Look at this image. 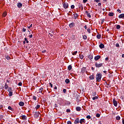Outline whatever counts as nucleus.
<instances>
[{
    "label": "nucleus",
    "mask_w": 124,
    "mask_h": 124,
    "mask_svg": "<svg viewBox=\"0 0 124 124\" xmlns=\"http://www.w3.org/2000/svg\"><path fill=\"white\" fill-rule=\"evenodd\" d=\"M102 77V75L101 74H97L96 75V79L97 82H100L101 81V78Z\"/></svg>",
    "instance_id": "obj_1"
},
{
    "label": "nucleus",
    "mask_w": 124,
    "mask_h": 124,
    "mask_svg": "<svg viewBox=\"0 0 124 124\" xmlns=\"http://www.w3.org/2000/svg\"><path fill=\"white\" fill-rule=\"evenodd\" d=\"M103 65V63H97V62H96L95 63V66L97 68H99V67H101V66H102Z\"/></svg>",
    "instance_id": "obj_2"
},
{
    "label": "nucleus",
    "mask_w": 124,
    "mask_h": 124,
    "mask_svg": "<svg viewBox=\"0 0 124 124\" xmlns=\"http://www.w3.org/2000/svg\"><path fill=\"white\" fill-rule=\"evenodd\" d=\"M63 7L64 8V9H67L68 8V7L69 6V5L68 4V3L67 2H64L62 3Z\"/></svg>",
    "instance_id": "obj_3"
},
{
    "label": "nucleus",
    "mask_w": 124,
    "mask_h": 124,
    "mask_svg": "<svg viewBox=\"0 0 124 124\" xmlns=\"http://www.w3.org/2000/svg\"><path fill=\"white\" fill-rule=\"evenodd\" d=\"M39 114H40V113L39 111H35L34 114V118H36V119H37L38 118H39Z\"/></svg>",
    "instance_id": "obj_4"
},
{
    "label": "nucleus",
    "mask_w": 124,
    "mask_h": 124,
    "mask_svg": "<svg viewBox=\"0 0 124 124\" xmlns=\"http://www.w3.org/2000/svg\"><path fill=\"white\" fill-rule=\"evenodd\" d=\"M112 102H113L114 106H115V107H117V106H118V102L116 101V99L113 98Z\"/></svg>",
    "instance_id": "obj_5"
},
{
    "label": "nucleus",
    "mask_w": 124,
    "mask_h": 124,
    "mask_svg": "<svg viewBox=\"0 0 124 124\" xmlns=\"http://www.w3.org/2000/svg\"><path fill=\"white\" fill-rule=\"evenodd\" d=\"M20 119L23 120V121H27V119H28V117L26 115H22L20 117Z\"/></svg>",
    "instance_id": "obj_6"
},
{
    "label": "nucleus",
    "mask_w": 124,
    "mask_h": 124,
    "mask_svg": "<svg viewBox=\"0 0 124 124\" xmlns=\"http://www.w3.org/2000/svg\"><path fill=\"white\" fill-rule=\"evenodd\" d=\"M100 58H101V56H100V55H97L94 57V60L97 61H98V60H99Z\"/></svg>",
    "instance_id": "obj_7"
},
{
    "label": "nucleus",
    "mask_w": 124,
    "mask_h": 124,
    "mask_svg": "<svg viewBox=\"0 0 124 124\" xmlns=\"http://www.w3.org/2000/svg\"><path fill=\"white\" fill-rule=\"evenodd\" d=\"M17 6L18 8H21V7L23 6V4L21 2H18L17 3Z\"/></svg>",
    "instance_id": "obj_8"
},
{
    "label": "nucleus",
    "mask_w": 124,
    "mask_h": 124,
    "mask_svg": "<svg viewBox=\"0 0 124 124\" xmlns=\"http://www.w3.org/2000/svg\"><path fill=\"white\" fill-rule=\"evenodd\" d=\"M80 123V119H79V118H77L74 121L75 124H78Z\"/></svg>",
    "instance_id": "obj_9"
},
{
    "label": "nucleus",
    "mask_w": 124,
    "mask_h": 124,
    "mask_svg": "<svg viewBox=\"0 0 124 124\" xmlns=\"http://www.w3.org/2000/svg\"><path fill=\"white\" fill-rule=\"evenodd\" d=\"M69 27L70 28H73V27H75V23L74 22H72L69 24Z\"/></svg>",
    "instance_id": "obj_10"
},
{
    "label": "nucleus",
    "mask_w": 124,
    "mask_h": 124,
    "mask_svg": "<svg viewBox=\"0 0 124 124\" xmlns=\"http://www.w3.org/2000/svg\"><path fill=\"white\" fill-rule=\"evenodd\" d=\"M86 70H87V69L86 68V67H83L81 68V73H85Z\"/></svg>",
    "instance_id": "obj_11"
},
{
    "label": "nucleus",
    "mask_w": 124,
    "mask_h": 124,
    "mask_svg": "<svg viewBox=\"0 0 124 124\" xmlns=\"http://www.w3.org/2000/svg\"><path fill=\"white\" fill-rule=\"evenodd\" d=\"M85 13L86 14V15H87V17H88V18L92 17V16H91V14L90 13H89V12H88L87 11H86Z\"/></svg>",
    "instance_id": "obj_12"
},
{
    "label": "nucleus",
    "mask_w": 124,
    "mask_h": 124,
    "mask_svg": "<svg viewBox=\"0 0 124 124\" xmlns=\"http://www.w3.org/2000/svg\"><path fill=\"white\" fill-rule=\"evenodd\" d=\"M44 89L43 87H41L39 89V92H37V93H42V94H43V93H42V91H43Z\"/></svg>",
    "instance_id": "obj_13"
},
{
    "label": "nucleus",
    "mask_w": 124,
    "mask_h": 124,
    "mask_svg": "<svg viewBox=\"0 0 124 124\" xmlns=\"http://www.w3.org/2000/svg\"><path fill=\"white\" fill-rule=\"evenodd\" d=\"M118 18H119V19H124V14H120Z\"/></svg>",
    "instance_id": "obj_14"
},
{
    "label": "nucleus",
    "mask_w": 124,
    "mask_h": 124,
    "mask_svg": "<svg viewBox=\"0 0 124 124\" xmlns=\"http://www.w3.org/2000/svg\"><path fill=\"white\" fill-rule=\"evenodd\" d=\"M19 106H24V105H25V103H24V102L23 101H21V102H19V103H18Z\"/></svg>",
    "instance_id": "obj_15"
},
{
    "label": "nucleus",
    "mask_w": 124,
    "mask_h": 124,
    "mask_svg": "<svg viewBox=\"0 0 124 124\" xmlns=\"http://www.w3.org/2000/svg\"><path fill=\"white\" fill-rule=\"evenodd\" d=\"M99 47L100 48V49H103V48H104V45L102 43H101L99 45Z\"/></svg>",
    "instance_id": "obj_16"
},
{
    "label": "nucleus",
    "mask_w": 124,
    "mask_h": 124,
    "mask_svg": "<svg viewBox=\"0 0 124 124\" xmlns=\"http://www.w3.org/2000/svg\"><path fill=\"white\" fill-rule=\"evenodd\" d=\"M78 7H79V9H81V10H83V4L79 3L78 4Z\"/></svg>",
    "instance_id": "obj_17"
},
{
    "label": "nucleus",
    "mask_w": 124,
    "mask_h": 124,
    "mask_svg": "<svg viewBox=\"0 0 124 124\" xmlns=\"http://www.w3.org/2000/svg\"><path fill=\"white\" fill-rule=\"evenodd\" d=\"M76 109L78 112H80V111H81V107H76Z\"/></svg>",
    "instance_id": "obj_18"
},
{
    "label": "nucleus",
    "mask_w": 124,
    "mask_h": 124,
    "mask_svg": "<svg viewBox=\"0 0 124 124\" xmlns=\"http://www.w3.org/2000/svg\"><path fill=\"white\" fill-rule=\"evenodd\" d=\"M65 83L66 84H69V83H70V80H69V79L67 78L65 80Z\"/></svg>",
    "instance_id": "obj_19"
},
{
    "label": "nucleus",
    "mask_w": 124,
    "mask_h": 124,
    "mask_svg": "<svg viewBox=\"0 0 124 124\" xmlns=\"http://www.w3.org/2000/svg\"><path fill=\"white\" fill-rule=\"evenodd\" d=\"M89 79H90V80H93V79H94V75H92L90 76L89 77Z\"/></svg>",
    "instance_id": "obj_20"
},
{
    "label": "nucleus",
    "mask_w": 124,
    "mask_h": 124,
    "mask_svg": "<svg viewBox=\"0 0 124 124\" xmlns=\"http://www.w3.org/2000/svg\"><path fill=\"white\" fill-rule=\"evenodd\" d=\"M73 16L74 17H73V18H74V19H76L77 18H78V14H74Z\"/></svg>",
    "instance_id": "obj_21"
},
{
    "label": "nucleus",
    "mask_w": 124,
    "mask_h": 124,
    "mask_svg": "<svg viewBox=\"0 0 124 124\" xmlns=\"http://www.w3.org/2000/svg\"><path fill=\"white\" fill-rule=\"evenodd\" d=\"M79 123L81 124H83V123H85V119H80V120L79 121Z\"/></svg>",
    "instance_id": "obj_22"
},
{
    "label": "nucleus",
    "mask_w": 124,
    "mask_h": 124,
    "mask_svg": "<svg viewBox=\"0 0 124 124\" xmlns=\"http://www.w3.org/2000/svg\"><path fill=\"white\" fill-rule=\"evenodd\" d=\"M108 16H109L110 17H112V16H114V13L109 12Z\"/></svg>",
    "instance_id": "obj_23"
},
{
    "label": "nucleus",
    "mask_w": 124,
    "mask_h": 124,
    "mask_svg": "<svg viewBox=\"0 0 124 124\" xmlns=\"http://www.w3.org/2000/svg\"><path fill=\"white\" fill-rule=\"evenodd\" d=\"M93 55H88V59H89V60H93Z\"/></svg>",
    "instance_id": "obj_24"
},
{
    "label": "nucleus",
    "mask_w": 124,
    "mask_h": 124,
    "mask_svg": "<svg viewBox=\"0 0 124 124\" xmlns=\"http://www.w3.org/2000/svg\"><path fill=\"white\" fill-rule=\"evenodd\" d=\"M5 59H6V60H7L8 61H9V60H10V56H8V55H5Z\"/></svg>",
    "instance_id": "obj_25"
},
{
    "label": "nucleus",
    "mask_w": 124,
    "mask_h": 124,
    "mask_svg": "<svg viewBox=\"0 0 124 124\" xmlns=\"http://www.w3.org/2000/svg\"><path fill=\"white\" fill-rule=\"evenodd\" d=\"M71 69H72V66H71V65H69L68 66V70H71Z\"/></svg>",
    "instance_id": "obj_26"
},
{
    "label": "nucleus",
    "mask_w": 124,
    "mask_h": 124,
    "mask_svg": "<svg viewBox=\"0 0 124 124\" xmlns=\"http://www.w3.org/2000/svg\"><path fill=\"white\" fill-rule=\"evenodd\" d=\"M8 110H11V111H14V109L13 108H11V106H9L8 107Z\"/></svg>",
    "instance_id": "obj_27"
},
{
    "label": "nucleus",
    "mask_w": 124,
    "mask_h": 124,
    "mask_svg": "<svg viewBox=\"0 0 124 124\" xmlns=\"http://www.w3.org/2000/svg\"><path fill=\"white\" fill-rule=\"evenodd\" d=\"M13 90H12V88L11 87H9L8 88V92H13Z\"/></svg>",
    "instance_id": "obj_28"
},
{
    "label": "nucleus",
    "mask_w": 124,
    "mask_h": 124,
    "mask_svg": "<svg viewBox=\"0 0 124 124\" xmlns=\"http://www.w3.org/2000/svg\"><path fill=\"white\" fill-rule=\"evenodd\" d=\"M9 93V96H12V95H13V92H12V91Z\"/></svg>",
    "instance_id": "obj_29"
},
{
    "label": "nucleus",
    "mask_w": 124,
    "mask_h": 124,
    "mask_svg": "<svg viewBox=\"0 0 124 124\" xmlns=\"http://www.w3.org/2000/svg\"><path fill=\"white\" fill-rule=\"evenodd\" d=\"M96 37L98 39H100V38H101V35L98 34L97 35Z\"/></svg>",
    "instance_id": "obj_30"
},
{
    "label": "nucleus",
    "mask_w": 124,
    "mask_h": 124,
    "mask_svg": "<svg viewBox=\"0 0 124 124\" xmlns=\"http://www.w3.org/2000/svg\"><path fill=\"white\" fill-rule=\"evenodd\" d=\"M6 15H7V14L6 13V12H4L3 14H2V17H5V16H6Z\"/></svg>",
    "instance_id": "obj_31"
},
{
    "label": "nucleus",
    "mask_w": 124,
    "mask_h": 124,
    "mask_svg": "<svg viewBox=\"0 0 124 124\" xmlns=\"http://www.w3.org/2000/svg\"><path fill=\"white\" fill-rule=\"evenodd\" d=\"M5 89L6 90L7 89H8L9 87H8V85L6 83L5 84Z\"/></svg>",
    "instance_id": "obj_32"
},
{
    "label": "nucleus",
    "mask_w": 124,
    "mask_h": 124,
    "mask_svg": "<svg viewBox=\"0 0 124 124\" xmlns=\"http://www.w3.org/2000/svg\"><path fill=\"white\" fill-rule=\"evenodd\" d=\"M35 109L37 110V109H39L40 108V105H37L35 107Z\"/></svg>",
    "instance_id": "obj_33"
},
{
    "label": "nucleus",
    "mask_w": 124,
    "mask_h": 124,
    "mask_svg": "<svg viewBox=\"0 0 124 124\" xmlns=\"http://www.w3.org/2000/svg\"><path fill=\"white\" fill-rule=\"evenodd\" d=\"M96 99H98V97L95 96L93 97V100H95Z\"/></svg>",
    "instance_id": "obj_34"
},
{
    "label": "nucleus",
    "mask_w": 124,
    "mask_h": 124,
    "mask_svg": "<svg viewBox=\"0 0 124 124\" xmlns=\"http://www.w3.org/2000/svg\"><path fill=\"white\" fill-rule=\"evenodd\" d=\"M116 29L117 30H120V29H121V25H118L116 26Z\"/></svg>",
    "instance_id": "obj_35"
},
{
    "label": "nucleus",
    "mask_w": 124,
    "mask_h": 124,
    "mask_svg": "<svg viewBox=\"0 0 124 124\" xmlns=\"http://www.w3.org/2000/svg\"><path fill=\"white\" fill-rule=\"evenodd\" d=\"M87 38H88V37H87V35H84L83 36V39H84V40H86V39H87Z\"/></svg>",
    "instance_id": "obj_36"
},
{
    "label": "nucleus",
    "mask_w": 124,
    "mask_h": 124,
    "mask_svg": "<svg viewBox=\"0 0 124 124\" xmlns=\"http://www.w3.org/2000/svg\"><path fill=\"white\" fill-rule=\"evenodd\" d=\"M79 58L81 60H83L84 59V55H79Z\"/></svg>",
    "instance_id": "obj_37"
},
{
    "label": "nucleus",
    "mask_w": 124,
    "mask_h": 124,
    "mask_svg": "<svg viewBox=\"0 0 124 124\" xmlns=\"http://www.w3.org/2000/svg\"><path fill=\"white\" fill-rule=\"evenodd\" d=\"M116 119L117 121H120L121 120V117L120 116H117L116 118Z\"/></svg>",
    "instance_id": "obj_38"
},
{
    "label": "nucleus",
    "mask_w": 124,
    "mask_h": 124,
    "mask_svg": "<svg viewBox=\"0 0 124 124\" xmlns=\"http://www.w3.org/2000/svg\"><path fill=\"white\" fill-rule=\"evenodd\" d=\"M76 101H77V102H80V100L79 99L78 97H76Z\"/></svg>",
    "instance_id": "obj_39"
},
{
    "label": "nucleus",
    "mask_w": 124,
    "mask_h": 124,
    "mask_svg": "<svg viewBox=\"0 0 124 124\" xmlns=\"http://www.w3.org/2000/svg\"><path fill=\"white\" fill-rule=\"evenodd\" d=\"M92 95L93 96H95V95H96V92H93Z\"/></svg>",
    "instance_id": "obj_40"
},
{
    "label": "nucleus",
    "mask_w": 124,
    "mask_h": 124,
    "mask_svg": "<svg viewBox=\"0 0 124 124\" xmlns=\"http://www.w3.org/2000/svg\"><path fill=\"white\" fill-rule=\"evenodd\" d=\"M96 117L97 118H100V114L99 113H97L96 115Z\"/></svg>",
    "instance_id": "obj_41"
},
{
    "label": "nucleus",
    "mask_w": 124,
    "mask_h": 124,
    "mask_svg": "<svg viewBox=\"0 0 124 124\" xmlns=\"http://www.w3.org/2000/svg\"><path fill=\"white\" fill-rule=\"evenodd\" d=\"M71 8L72 9H74V8H75V6H74V5H72L71 6Z\"/></svg>",
    "instance_id": "obj_42"
},
{
    "label": "nucleus",
    "mask_w": 124,
    "mask_h": 124,
    "mask_svg": "<svg viewBox=\"0 0 124 124\" xmlns=\"http://www.w3.org/2000/svg\"><path fill=\"white\" fill-rule=\"evenodd\" d=\"M77 53H78V52L77 51H75L73 53V55H74V56H75V55H76L77 54Z\"/></svg>",
    "instance_id": "obj_43"
},
{
    "label": "nucleus",
    "mask_w": 124,
    "mask_h": 124,
    "mask_svg": "<svg viewBox=\"0 0 124 124\" xmlns=\"http://www.w3.org/2000/svg\"><path fill=\"white\" fill-rule=\"evenodd\" d=\"M33 100H36L37 99L36 96H35V95L33 96Z\"/></svg>",
    "instance_id": "obj_44"
},
{
    "label": "nucleus",
    "mask_w": 124,
    "mask_h": 124,
    "mask_svg": "<svg viewBox=\"0 0 124 124\" xmlns=\"http://www.w3.org/2000/svg\"><path fill=\"white\" fill-rule=\"evenodd\" d=\"M24 40H25V41H26V43H29V41L28 40V39H27V38H24Z\"/></svg>",
    "instance_id": "obj_45"
},
{
    "label": "nucleus",
    "mask_w": 124,
    "mask_h": 124,
    "mask_svg": "<svg viewBox=\"0 0 124 124\" xmlns=\"http://www.w3.org/2000/svg\"><path fill=\"white\" fill-rule=\"evenodd\" d=\"M87 31H88V32H89V33H91V29L90 28H88L87 29Z\"/></svg>",
    "instance_id": "obj_46"
},
{
    "label": "nucleus",
    "mask_w": 124,
    "mask_h": 124,
    "mask_svg": "<svg viewBox=\"0 0 124 124\" xmlns=\"http://www.w3.org/2000/svg\"><path fill=\"white\" fill-rule=\"evenodd\" d=\"M2 119H3V115H0V120H1Z\"/></svg>",
    "instance_id": "obj_47"
},
{
    "label": "nucleus",
    "mask_w": 124,
    "mask_h": 124,
    "mask_svg": "<svg viewBox=\"0 0 124 124\" xmlns=\"http://www.w3.org/2000/svg\"><path fill=\"white\" fill-rule=\"evenodd\" d=\"M72 124V123L70 121H69L67 122V124Z\"/></svg>",
    "instance_id": "obj_48"
},
{
    "label": "nucleus",
    "mask_w": 124,
    "mask_h": 124,
    "mask_svg": "<svg viewBox=\"0 0 124 124\" xmlns=\"http://www.w3.org/2000/svg\"><path fill=\"white\" fill-rule=\"evenodd\" d=\"M116 47H120V45L119 44V43H117L115 45Z\"/></svg>",
    "instance_id": "obj_49"
},
{
    "label": "nucleus",
    "mask_w": 124,
    "mask_h": 124,
    "mask_svg": "<svg viewBox=\"0 0 124 124\" xmlns=\"http://www.w3.org/2000/svg\"><path fill=\"white\" fill-rule=\"evenodd\" d=\"M66 112H67V113H70V110L69 109H67Z\"/></svg>",
    "instance_id": "obj_50"
},
{
    "label": "nucleus",
    "mask_w": 124,
    "mask_h": 124,
    "mask_svg": "<svg viewBox=\"0 0 124 124\" xmlns=\"http://www.w3.org/2000/svg\"><path fill=\"white\" fill-rule=\"evenodd\" d=\"M105 19L103 18L101 21V24H103L104 23Z\"/></svg>",
    "instance_id": "obj_51"
},
{
    "label": "nucleus",
    "mask_w": 124,
    "mask_h": 124,
    "mask_svg": "<svg viewBox=\"0 0 124 124\" xmlns=\"http://www.w3.org/2000/svg\"><path fill=\"white\" fill-rule=\"evenodd\" d=\"M22 31L24 32H26V31H27V30L26 29H25L24 28H23L22 29Z\"/></svg>",
    "instance_id": "obj_52"
},
{
    "label": "nucleus",
    "mask_w": 124,
    "mask_h": 124,
    "mask_svg": "<svg viewBox=\"0 0 124 124\" xmlns=\"http://www.w3.org/2000/svg\"><path fill=\"white\" fill-rule=\"evenodd\" d=\"M63 93H66V89H64L63 90Z\"/></svg>",
    "instance_id": "obj_53"
},
{
    "label": "nucleus",
    "mask_w": 124,
    "mask_h": 124,
    "mask_svg": "<svg viewBox=\"0 0 124 124\" xmlns=\"http://www.w3.org/2000/svg\"><path fill=\"white\" fill-rule=\"evenodd\" d=\"M87 1H88V0H83V3H86V2H87Z\"/></svg>",
    "instance_id": "obj_54"
},
{
    "label": "nucleus",
    "mask_w": 124,
    "mask_h": 124,
    "mask_svg": "<svg viewBox=\"0 0 124 124\" xmlns=\"http://www.w3.org/2000/svg\"><path fill=\"white\" fill-rule=\"evenodd\" d=\"M87 119H91V116L90 115H87L86 116Z\"/></svg>",
    "instance_id": "obj_55"
},
{
    "label": "nucleus",
    "mask_w": 124,
    "mask_h": 124,
    "mask_svg": "<svg viewBox=\"0 0 124 124\" xmlns=\"http://www.w3.org/2000/svg\"><path fill=\"white\" fill-rule=\"evenodd\" d=\"M22 85H23V83H22V82L18 83V86H22Z\"/></svg>",
    "instance_id": "obj_56"
},
{
    "label": "nucleus",
    "mask_w": 124,
    "mask_h": 124,
    "mask_svg": "<svg viewBox=\"0 0 124 124\" xmlns=\"http://www.w3.org/2000/svg\"><path fill=\"white\" fill-rule=\"evenodd\" d=\"M117 12H119V13H122V11H121V10L120 9L117 10Z\"/></svg>",
    "instance_id": "obj_57"
},
{
    "label": "nucleus",
    "mask_w": 124,
    "mask_h": 124,
    "mask_svg": "<svg viewBox=\"0 0 124 124\" xmlns=\"http://www.w3.org/2000/svg\"><path fill=\"white\" fill-rule=\"evenodd\" d=\"M48 35H49V36H51V37H52V36H53V34H52L51 33H49Z\"/></svg>",
    "instance_id": "obj_58"
},
{
    "label": "nucleus",
    "mask_w": 124,
    "mask_h": 124,
    "mask_svg": "<svg viewBox=\"0 0 124 124\" xmlns=\"http://www.w3.org/2000/svg\"><path fill=\"white\" fill-rule=\"evenodd\" d=\"M95 2H99L100 1V0H94Z\"/></svg>",
    "instance_id": "obj_59"
},
{
    "label": "nucleus",
    "mask_w": 124,
    "mask_h": 124,
    "mask_svg": "<svg viewBox=\"0 0 124 124\" xmlns=\"http://www.w3.org/2000/svg\"><path fill=\"white\" fill-rule=\"evenodd\" d=\"M49 85H50L51 88H53V84H52V83H49Z\"/></svg>",
    "instance_id": "obj_60"
},
{
    "label": "nucleus",
    "mask_w": 124,
    "mask_h": 124,
    "mask_svg": "<svg viewBox=\"0 0 124 124\" xmlns=\"http://www.w3.org/2000/svg\"><path fill=\"white\" fill-rule=\"evenodd\" d=\"M66 103L67 104H68L69 105H70V102L67 101V102H66Z\"/></svg>",
    "instance_id": "obj_61"
},
{
    "label": "nucleus",
    "mask_w": 124,
    "mask_h": 124,
    "mask_svg": "<svg viewBox=\"0 0 124 124\" xmlns=\"http://www.w3.org/2000/svg\"><path fill=\"white\" fill-rule=\"evenodd\" d=\"M30 38H32V34L29 35Z\"/></svg>",
    "instance_id": "obj_62"
},
{
    "label": "nucleus",
    "mask_w": 124,
    "mask_h": 124,
    "mask_svg": "<svg viewBox=\"0 0 124 124\" xmlns=\"http://www.w3.org/2000/svg\"><path fill=\"white\" fill-rule=\"evenodd\" d=\"M69 15H70V16L72 15V12H69Z\"/></svg>",
    "instance_id": "obj_63"
},
{
    "label": "nucleus",
    "mask_w": 124,
    "mask_h": 124,
    "mask_svg": "<svg viewBox=\"0 0 124 124\" xmlns=\"http://www.w3.org/2000/svg\"><path fill=\"white\" fill-rule=\"evenodd\" d=\"M46 52V50H44L42 51V53H45Z\"/></svg>",
    "instance_id": "obj_64"
}]
</instances>
